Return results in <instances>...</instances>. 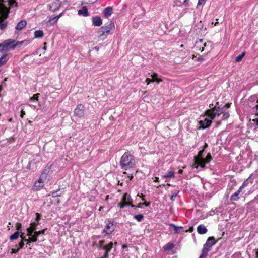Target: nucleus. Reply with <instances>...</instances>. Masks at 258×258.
<instances>
[{"label": "nucleus", "instance_id": "f257e3e1", "mask_svg": "<svg viewBox=\"0 0 258 258\" xmlns=\"http://www.w3.org/2000/svg\"><path fill=\"white\" fill-rule=\"evenodd\" d=\"M119 164L122 169L128 170L135 167L136 159L130 152L126 151L121 156Z\"/></svg>", "mask_w": 258, "mask_h": 258}, {"label": "nucleus", "instance_id": "f03ea898", "mask_svg": "<svg viewBox=\"0 0 258 258\" xmlns=\"http://www.w3.org/2000/svg\"><path fill=\"white\" fill-rule=\"evenodd\" d=\"M113 243L110 242L108 244H104V241H100L98 242V245L99 247V253L101 254L102 251H104V253L102 255L100 256L101 258H106L108 257V253L113 247Z\"/></svg>", "mask_w": 258, "mask_h": 258}, {"label": "nucleus", "instance_id": "7ed1b4c3", "mask_svg": "<svg viewBox=\"0 0 258 258\" xmlns=\"http://www.w3.org/2000/svg\"><path fill=\"white\" fill-rule=\"evenodd\" d=\"M215 243V239L213 237H209L206 243L204 245L202 254L199 258H206L208 252L210 250L212 246Z\"/></svg>", "mask_w": 258, "mask_h": 258}, {"label": "nucleus", "instance_id": "20e7f679", "mask_svg": "<svg viewBox=\"0 0 258 258\" xmlns=\"http://www.w3.org/2000/svg\"><path fill=\"white\" fill-rule=\"evenodd\" d=\"M218 104V103L217 102L216 105L213 108L207 110L205 112L207 116H211V119H214L216 116H219L223 113V108L217 107Z\"/></svg>", "mask_w": 258, "mask_h": 258}, {"label": "nucleus", "instance_id": "39448f33", "mask_svg": "<svg viewBox=\"0 0 258 258\" xmlns=\"http://www.w3.org/2000/svg\"><path fill=\"white\" fill-rule=\"evenodd\" d=\"M113 26V24L110 22L107 25L101 27L98 31V33L100 36L108 35L110 33Z\"/></svg>", "mask_w": 258, "mask_h": 258}, {"label": "nucleus", "instance_id": "423d86ee", "mask_svg": "<svg viewBox=\"0 0 258 258\" xmlns=\"http://www.w3.org/2000/svg\"><path fill=\"white\" fill-rule=\"evenodd\" d=\"M85 106L82 104L78 105L74 110V115L80 118L83 117L85 115Z\"/></svg>", "mask_w": 258, "mask_h": 258}, {"label": "nucleus", "instance_id": "0eeeda50", "mask_svg": "<svg viewBox=\"0 0 258 258\" xmlns=\"http://www.w3.org/2000/svg\"><path fill=\"white\" fill-rule=\"evenodd\" d=\"M248 106L252 108H255V114L258 115V99L256 97L252 96L248 100Z\"/></svg>", "mask_w": 258, "mask_h": 258}, {"label": "nucleus", "instance_id": "6e6552de", "mask_svg": "<svg viewBox=\"0 0 258 258\" xmlns=\"http://www.w3.org/2000/svg\"><path fill=\"white\" fill-rule=\"evenodd\" d=\"M14 41L12 39H8L0 43V52L3 51H8L10 49V46L14 43Z\"/></svg>", "mask_w": 258, "mask_h": 258}, {"label": "nucleus", "instance_id": "1a4fd4ad", "mask_svg": "<svg viewBox=\"0 0 258 258\" xmlns=\"http://www.w3.org/2000/svg\"><path fill=\"white\" fill-rule=\"evenodd\" d=\"M212 119H211V116H207L206 117H204L203 120H201L199 122L200 127L202 128L209 127L212 123Z\"/></svg>", "mask_w": 258, "mask_h": 258}, {"label": "nucleus", "instance_id": "9d476101", "mask_svg": "<svg viewBox=\"0 0 258 258\" xmlns=\"http://www.w3.org/2000/svg\"><path fill=\"white\" fill-rule=\"evenodd\" d=\"M9 11L5 5L0 4V23L3 22L8 15Z\"/></svg>", "mask_w": 258, "mask_h": 258}, {"label": "nucleus", "instance_id": "9b49d317", "mask_svg": "<svg viewBox=\"0 0 258 258\" xmlns=\"http://www.w3.org/2000/svg\"><path fill=\"white\" fill-rule=\"evenodd\" d=\"M39 225V222H33L30 224V225L26 229L27 234L28 236H31L32 233H33L35 230H36V227Z\"/></svg>", "mask_w": 258, "mask_h": 258}, {"label": "nucleus", "instance_id": "f8f14e48", "mask_svg": "<svg viewBox=\"0 0 258 258\" xmlns=\"http://www.w3.org/2000/svg\"><path fill=\"white\" fill-rule=\"evenodd\" d=\"M41 235L39 234V231H36V230L33 232V233H32L31 236H28L29 238L28 241L29 242H36L38 240V238L40 237Z\"/></svg>", "mask_w": 258, "mask_h": 258}, {"label": "nucleus", "instance_id": "ddd939ff", "mask_svg": "<svg viewBox=\"0 0 258 258\" xmlns=\"http://www.w3.org/2000/svg\"><path fill=\"white\" fill-rule=\"evenodd\" d=\"M114 226L112 222H108L105 228L103 230L104 232H105L107 234H111L114 230Z\"/></svg>", "mask_w": 258, "mask_h": 258}, {"label": "nucleus", "instance_id": "4468645a", "mask_svg": "<svg viewBox=\"0 0 258 258\" xmlns=\"http://www.w3.org/2000/svg\"><path fill=\"white\" fill-rule=\"evenodd\" d=\"M93 24L94 26H100L102 24V20L100 17L95 16L92 18Z\"/></svg>", "mask_w": 258, "mask_h": 258}, {"label": "nucleus", "instance_id": "2eb2a0df", "mask_svg": "<svg viewBox=\"0 0 258 258\" xmlns=\"http://www.w3.org/2000/svg\"><path fill=\"white\" fill-rule=\"evenodd\" d=\"M198 166H200L201 168H204V163L201 162L200 159H196L194 158V164L192 165L193 168H198Z\"/></svg>", "mask_w": 258, "mask_h": 258}, {"label": "nucleus", "instance_id": "dca6fc26", "mask_svg": "<svg viewBox=\"0 0 258 258\" xmlns=\"http://www.w3.org/2000/svg\"><path fill=\"white\" fill-rule=\"evenodd\" d=\"M113 8L111 7H108L104 9L103 13L105 17L108 18L110 17L112 14Z\"/></svg>", "mask_w": 258, "mask_h": 258}, {"label": "nucleus", "instance_id": "f3484780", "mask_svg": "<svg viewBox=\"0 0 258 258\" xmlns=\"http://www.w3.org/2000/svg\"><path fill=\"white\" fill-rule=\"evenodd\" d=\"M47 176V170H45L41 174L40 177H39V179L37 180V181H39V182H41V184H44V182L45 180L46 179Z\"/></svg>", "mask_w": 258, "mask_h": 258}, {"label": "nucleus", "instance_id": "a211bd4d", "mask_svg": "<svg viewBox=\"0 0 258 258\" xmlns=\"http://www.w3.org/2000/svg\"><path fill=\"white\" fill-rule=\"evenodd\" d=\"M78 14L79 15L87 16H88V9L86 7L83 6L81 9L78 11Z\"/></svg>", "mask_w": 258, "mask_h": 258}, {"label": "nucleus", "instance_id": "6ab92c4d", "mask_svg": "<svg viewBox=\"0 0 258 258\" xmlns=\"http://www.w3.org/2000/svg\"><path fill=\"white\" fill-rule=\"evenodd\" d=\"M197 232L200 234H204L207 233V229L204 225H200L197 227Z\"/></svg>", "mask_w": 258, "mask_h": 258}, {"label": "nucleus", "instance_id": "aec40b11", "mask_svg": "<svg viewBox=\"0 0 258 258\" xmlns=\"http://www.w3.org/2000/svg\"><path fill=\"white\" fill-rule=\"evenodd\" d=\"M26 21L25 20H21L20 21L16 26V29L18 30H21L23 29L26 25Z\"/></svg>", "mask_w": 258, "mask_h": 258}, {"label": "nucleus", "instance_id": "412c9836", "mask_svg": "<svg viewBox=\"0 0 258 258\" xmlns=\"http://www.w3.org/2000/svg\"><path fill=\"white\" fill-rule=\"evenodd\" d=\"M44 186V184H41V182L36 181L33 187V189L36 191L39 190Z\"/></svg>", "mask_w": 258, "mask_h": 258}, {"label": "nucleus", "instance_id": "4be33fe9", "mask_svg": "<svg viewBox=\"0 0 258 258\" xmlns=\"http://www.w3.org/2000/svg\"><path fill=\"white\" fill-rule=\"evenodd\" d=\"M242 191V190L239 188V189L232 194L230 197V200L231 201H237L239 199L238 195L240 192Z\"/></svg>", "mask_w": 258, "mask_h": 258}, {"label": "nucleus", "instance_id": "5701e85b", "mask_svg": "<svg viewBox=\"0 0 258 258\" xmlns=\"http://www.w3.org/2000/svg\"><path fill=\"white\" fill-rule=\"evenodd\" d=\"M201 162L204 163V166H205L206 164L209 163V162L212 159V157L210 153L208 154L205 159L200 158Z\"/></svg>", "mask_w": 258, "mask_h": 258}, {"label": "nucleus", "instance_id": "b1692460", "mask_svg": "<svg viewBox=\"0 0 258 258\" xmlns=\"http://www.w3.org/2000/svg\"><path fill=\"white\" fill-rule=\"evenodd\" d=\"M34 37L35 38H41L44 36V33L42 30H36L34 32Z\"/></svg>", "mask_w": 258, "mask_h": 258}, {"label": "nucleus", "instance_id": "393cba45", "mask_svg": "<svg viewBox=\"0 0 258 258\" xmlns=\"http://www.w3.org/2000/svg\"><path fill=\"white\" fill-rule=\"evenodd\" d=\"M9 59L8 55L4 54L0 58V67L5 64Z\"/></svg>", "mask_w": 258, "mask_h": 258}, {"label": "nucleus", "instance_id": "a878e982", "mask_svg": "<svg viewBox=\"0 0 258 258\" xmlns=\"http://www.w3.org/2000/svg\"><path fill=\"white\" fill-rule=\"evenodd\" d=\"M222 113H223V115L222 116L221 119H220V120L217 121V125H219L220 124V121L223 120L227 119L229 117V116H230L229 113L228 112H224L223 111Z\"/></svg>", "mask_w": 258, "mask_h": 258}, {"label": "nucleus", "instance_id": "bb28decb", "mask_svg": "<svg viewBox=\"0 0 258 258\" xmlns=\"http://www.w3.org/2000/svg\"><path fill=\"white\" fill-rule=\"evenodd\" d=\"M174 172L173 171H169L167 174L162 176V178H172L174 177Z\"/></svg>", "mask_w": 258, "mask_h": 258}, {"label": "nucleus", "instance_id": "cd10ccee", "mask_svg": "<svg viewBox=\"0 0 258 258\" xmlns=\"http://www.w3.org/2000/svg\"><path fill=\"white\" fill-rule=\"evenodd\" d=\"M131 197L130 195L127 194H124L123 198L122 199V201L124 203H131L130 201L131 200Z\"/></svg>", "mask_w": 258, "mask_h": 258}, {"label": "nucleus", "instance_id": "c85d7f7f", "mask_svg": "<svg viewBox=\"0 0 258 258\" xmlns=\"http://www.w3.org/2000/svg\"><path fill=\"white\" fill-rule=\"evenodd\" d=\"M20 232L19 231H16L13 234H12L10 237V239L11 240H16L17 239H18V238L19 237V235H20Z\"/></svg>", "mask_w": 258, "mask_h": 258}, {"label": "nucleus", "instance_id": "c756f323", "mask_svg": "<svg viewBox=\"0 0 258 258\" xmlns=\"http://www.w3.org/2000/svg\"><path fill=\"white\" fill-rule=\"evenodd\" d=\"M8 3L11 8L17 7V3L16 0H8Z\"/></svg>", "mask_w": 258, "mask_h": 258}, {"label": "nucleus", "instance_id": "7c9ffc66", "mask_svg": "<svg viewBox=\"0 0 258 258\" xmlns=\"http://www.w3.org/2000/svg\"><path fill=\"white\" fill-rule=\"evenodd\" d=\"M125 205L131 206L132 207H134L135 206L134 205L132 204L131 203H124L122 201V203H119L118 204V207H119L120 208H124V207Z\"/></svg>", "mask_w": 258, "mask_h": 258}, {"label": "nucleus", "instance_id": "2f4dec72", "mask_svg": "<svg viewBox=\"0 0 258 258\" xmlns=\"http://www.w3.org/2000/svg\"><path fill=\"white\" fill-rule=\"evenodd\" d=\"M174 246V245L173 244L169 243L164 247V248L165 250L169 251L171 250Z\"/></svg>", "mask_w": 258, "mask_h": 258}, {"label": "nucleus", "instance_id": "473e14b6", "mask_svg": "<svg viewBox=\"0 0 258 258\" xmlns=\"http://www.w3.org/2000/svg\"><path fill=\"white\" fill-rule=\"evenodd\" d=\"M245 52H242L240 55L237 56L236 58H235V61L236 62H240L242 58L245 56Z\"/></svg>", "mask_w": 258, "mask_h": 258}, {"label": "nucleus", "instance_id": "72a5a7b5", "mask_svg": "<svg viewBox=\"0 0 258 258\" xmlns=\"http://www.w3.org/2000/svg\"><path fill=\"white\" fill-rule=\"evenodd\" d=\"M134 218L136 219L138 221L140 222L143 219V216L142 214L135 215Z\"/></svg>", "mask_w": 258, "mask_h": 258}, {"label": "nucleus", "instance_id": "f704fd0d", "mask_svg": "<svg viewBox=\"0 0 258 258\" xmlns=\"http://www.w3.org/2000/svg\"><path fill=\"white\" fill-rule=\"evenodd\" d=\"M40 94L39 93H37L34 94L32 97L30 98V101H37L39 98Z\"/></svg>", "mask_w": 258, "mask_h": 258}, {"label": "nucleus", "instance_id": "c9c22d12", "mask_svg": "<svg viewBox=\"0 0 258 258\" xmlns=\"http://www.w3.org/2000/svg\"><path fill=\"white\" fill-rule=\"evenodd\" d=\"M23 43V41H18L15 44H11L10 47V49H14L16 46L22 44Z\"/></svg>", "mask_w": 258, "mask_h": 258}, {"label": "nucleus", "instance_id": "e433bc0d", "mask_svg": "<svg viewBox=\"0 0 258 258\" xmlns=\"http://www.w3.org/2000/svg\"><path fill=\"white\" fill-rule=\"evenodd\" d=\"M203 152H204V149L200 151L199 152L198 156H195L194 158H195L196 159H199L200 158H203Z\"/></svg>", "mask_w": 258, "mask_h": 258}, {"label": "nucleus", "instance_id": "4c0bfd02", "mask_svg": "<svg viewBox=\"0 0 258 258\" xmlns=\"http://www.w3.org/2000/svg\"><path fill=\"white\" fill-rule=\"evenodd\" d=\"M150 203L149 202H144L143 203H139L138 205V207L139 208H142L143 206H145L146 207L149 206L150 205Z\"/></svg>", "mask_w": 258, "mask_h": 258}, {"label": "nucleus", "instance_id": "58836bf2", "mask_svg": "<svg viewBox=\"0 0 258 258\" xmlns=\"http://www.w3.org/2000/svg\"><path fill=\"white\" fill-rule=\"evenodd\" d=\"M7 26V22L6 21H4L0 24V29L1 30H4L6 28Z\"/></svg>", "mask_w": 258, "mask_h": 258}, {"label": "nucleus", "instance_id": "ea45409f", "mask_svg": "<svg viewBox=\"0 0 258 258\" xmlns=\"http://www.w3.org/2000/svg\"><path fill=\"white\" fill-rule=\"evenodd\" d=\"M16 227L17 228V231H19L20 233H21V228H22V225L20 223H17L16 224Z\"/></svg>", "mask_w": 258, "mask_h": 258}, {"label": "nucleus", "instance_id": "a19ab883", "mask_svg": "<svg viewBox=\"0 0 258 258\" xmlns=\"http://www.w3.org/2000/svg\"><path fill=\"white\" fill-rule=\"evenodd\" d=\"M41 216L40 214L37 213H36V218L35 222H39L40 219H41Z\"/></svg>", "mask_w": 258, "mask_h": 258}, {"label": "nucleus", "instance_id": "79ce46f5", "mask_svg": "<svg viewBox=\"0 0 258 258\" xmlns=\"http://www.w3.org/2000/svg\"><path fill=\"white\" fill-rule=\"evenodd\" d=\"M247 180H246V181H245L243 183L242 185L239 187L241 190H242L244 187H245L246 186H247L248 183H247Z\"/></svg>", "mask_w": 258, "mask_h": 258}, {"label": "nucleus", "instance_id": "37998d69", "mask_svg": "<svg viewBox=\"0 0 258 258\" xmlns=\"http://www.w3.org/2000/svg\"><path fill=\"white\" fill-rule=\"evenodd\" d=\"M206 0H199L197 4V7L200 5H204L205 4Z\"/></svg>", "mask_w": 258, "mask_h": 258}, {"label": "nucleus", "instance_id": "c03bdc74", "mask_svg": "<svg viewBox=\"0 0 258 258\" xmlns=\"http://www.w3.org/2000/svg\"><path fill=\"white\" fill-rule=\"evenodd\" d=\"M151 77L152 78V79H157L159 77H158V75L157 73H153L152 75H151Z\"/></svg>", "mask_w": 258, "mask_h": 258}, {"label": "nucleus", "instance_id": "a18cd8bd", "mask_svg": "<svg viewBox=\"0 0 258 258\" xmlns=\"http://www.w3.org/2000/svg\"><path fill=\"white\" fill-rule=\"evenodd\" d=\"M178 193V191H177V192H175L171 196V198H170V199L172 200V201H174L175 200V198L176 197L177 194Z\"/></svg>", "mask_w": 258, "mask_h": 258}, {"label": "nucleus", "instance_id": "49530a36", "mask_svg": "<svg viewBox=\"0 0 258 258\" xmlns=\"http://www.w3.org/2000/svg\"><path fill=\"white\" fill-rule=\"evenodd\" d=\"M162 81V80L159 78H158L157 79H152V82H156L157 83H160Z\"/></svg>", "mask_w": 258, "mask_h": 258}, {"label": "nucleus", "instance_id": "de8ad7c7", "mask_svg": "<svg viewBox=\"0 0 258 258\" xmlns=\"http://www.w3.org/2000/svg\"><path fill=\"white\" fill-rule=\"evenodd\" d=\"M24 233H22L20 235V237L22 238V239H23V241L27 242V244H29L30 242L28 241V239H25V236H24Z\"/></svg>", "mask_w": 258, "mask_h": 258}, {"label": "nucleus", "instance_id": "09e8293b", "mask_svg": "<svg viewBox=\"0 0 258 258\" xmlns=\"http://www.w3.org/2000/svg\"><path fill=\"white\" fill-rule=\"evenodd\" d=\"M25 115V112L23 110V109H22L21 111L20 116L22 118H23Z\"/></svg>", "mask_w": 258, "mask_h": 258}, {"label": "nucleus", "instance_id": "8fccbe9b", "mask_svg": "<svg viewBox=\"0 0 258 258\" xmlns=\"http://www.w3.org/2000/svg\"><path fill=\"white\" fill-rule=\"evenodd\" d=\"M146 82L147 83V85H149L150 83V82H152V79L151 80L150 78H147L146 79Z\"/></svg>", "mask_w": 258, "mask_h": 258}, {"label": "nucleus", "instance_id": "3c124183", "mask_svg": "<svg viewBox=\"0 0 258 258\" xmlns=\"http://www.w3.org/2000/svg\"><path fill=\"white\" fill-rule=\"evenodd\" d=\"M46 230V229L39 231V234H40L41 235H44Z\"/></svg>", "mask_w": 258, "mask_h": 258}, {"label": "nucleus", "instance_id": "603ef678", "mask_svg": "<svg viewBox=\"0 0 258 258\" xmlns=\"http://www.w3.org/2000/svg\"><path fill=\"white\" fill-rule=\"evenodd\" d=\"M24 243L23 242H21L19 243V247L20 248H22L24 246Z\"/></svg>", "mask_w": 258, "mask_h": 258}, {"label": "nucleus", "instance_id": "864d4df0", "mask_svg": "<svg viewBox=\"0 0 258 258\" xmlns=\"http://www.w3.org/2000/svg\"><path fill=\"white\" fill-rule=\"evenodd\" d=\"M127 177L129 178L130 180H131L132 179V178H133L132 174H128Z\"/></svg>", "mask_w": 258, "mask_h": 258}, {"label": "nucleus", "instance_id": "5fc2aeb1", "mask_svg": "<svg viewBox=\"0 0 258 258\" xmlns=\"http://www.w3.org/2000/svg\"><path fill=\"white\" fill-rule=\"evenodd\" d=\"M230 105L231 103H227L225 105V106L227 108H229L230 107Z\"/></svg>", "mask_w": 258, "mask_h": 258}, {"label": "nucleus", "instance_id": "6e6d98bb", "mask_svg": "<svg viewBox=\"0 0 258 258\" xmlns=\"http://www.w3.org/2000/svg\"><path fill=\"white\" fill-rule=\"evenodd\" d=\"M174 229H175V231L176 233H178V229L177 227L175 226Z\"/></svg>", "mask_w": 258, "mask_h": 258}, {"label": "nucleus", "instance_id": "4d7b16f0", "mask_svg": "<svg viewBox=\"0 0 258 258\" xmlns=\"http://www.w3.org/2000/svg\"><path fill=\"white\" fill-rule=\"evenodd\" d=\"M159 178H158V177H155V179L154 181H155V182H159Z\"/></svg>", "mask_w": 258, "mask_h": 258}, {"label": "nucleus", "instance_id": "13d9d810", "mask_svg": "<svg viewBox=\"0 0 258 258\" xmlns=\"http://www.w3.org/2000/svg\"><path fill=\"white\" fill-rule=\"evenodd\" d=\"M216 21H217L216 22H215V23L212 22V24H214L215 26H216L218 23V19H217Z\"/></svg>", "mask_w": 258, "mask_h": 258}, {"label": "nucleus", "instance_id": "bf43d9fd", "mask_svg": "<svg viewBox=\"0 0 258 258\" xmlns=\"http://www.w3.org/2000/svg\"><path fill=\"white\" fill-rule=\"evenodd\" d=\"M182 172H183V171H182V170H181V169H180V170L178 171V173H179V174H182Z\"/></svg>", "mask_w": 258, "mask_h": 258}, {"label": "nucleus", "instance_id": "052dcab7", "mask_svg": "<svg viewBox=\"0 0 258 258\" xmlns=\"http://www.w3.org/2000/svg\"><path fill=\"white\" fill-rule=\"evenodd\" d=\"M208 146V144L207 143H205L204 146V149L206 148Z\"/></svg>", "mask_w": 258, "mask_h": 258}, {"label": "nucleus", "instance_id": "680f3d73", "mask_svg": "<svg viewBox=\"0 0 258 258\" xmlns=\"http://www.w3.org/2000/svg\"><path fill=\"white\" fill-rule=\"evenodd\" d=\"M3 2H4V1H3V0H0V4H1V5H4L3 4Z\"/></svg>", "mask_w": 258, "mask_h": 258}, {"label": "nucleus", "instance_id": "e2e57ef3", "mask_svg": "<svg viewBox=\"0 0 258 258\" xmlns=\"http://www.w3.org/2000/svg\"><path fill=\"white\" fill-rule=\"evenodd\" d=\"M44 237H42V238L41 239V241H44Z\"/></svg>", "mask_w": 258, "mask_h": 258}, {"label": "nucleus", "instance_id": "0e129e2a", "mask_svg": "<svg viewBox=\"0 0 258 258\" xmlns=\"http://www.w3.org/2000/svg\"><path fill=\"white\" fill-rule=\"evenodd\" d=\"M17 251H15L14 249L12 250V253H16Z\"/></svg>", "mask_w": 258, "mask_h": 258}, {"label": "nucleus", "instance_id": "69168bd1", "mask_svg": "<svg viewBox=\"0 0 258 258\" xmlns=\"http://www.w3.org/2000/svg\"><path fill=\"white\" fill-rule=\"evenodd\" d=\"M187 1H188V0H184V4H185Z\"/></svg>", "mask_w": 258, "mask_h": 258}, {"label": "nucleus", "instance_id": "338daca9", "mask_svg": "<svg viewBox=\"0 0 258 258\" xmlns=\"http://www.w3.org/2000/svg\"><path fill=\"white\" fill-rule=\"evenodd\" d=\"M256 256L258 258V251H257V252H256Z\"/></svg>", "mask_w": 258, "mask_h": 258}, {"label": "nucleus", "instance_id": "774afa93", "mask_svg": "<svg viewBox=\"0 0 258 258\" xmlns=\"http://www.w3.org/2000/svg\"><path fill=\"white\" fill-rule=\"evenodd\" d=\"M43 49H44V50H46V47H45V46H44V47H43Z\"/></svg>", "mask_w": 258, "mask_h": 258}]
</instances>
